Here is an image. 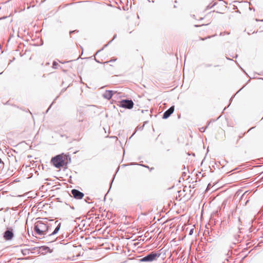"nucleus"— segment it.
I'll list each match as a JSON object with an SVG mask.
<instances>
[{"mask_svg":"<svg viewBox=\"0 0 263 263\" xmlns=\"http://www.w3.org/2000/svg\"><path fill=\"white\" fill-rule=\"evenodd\" d=\"M50 227L48 224L42 221H37L34 226L35 232L39 235H46L50 231Z\"/></svg>","mask_w":263,"mask_h":263,"instance_id":"obj_1","label":"nucleus"},{"mask_svg":"<svg viewBox=\"0 0 263 263\" xmlns=\"http://www.w3.org/2000/svg\"><path fill=\"white\" fill-rule=\"evenodd\" d=\"M54 224H57V227L54 231L50 234L48 233L46 236L44 237L45 240L48 242H53L57 239V237H56L55 235L59 231L61 223L60 222H58V221H55L54 222Z\"/></svg>","mask_w":263,"mask_h":263,"instance_id":"obj_2","label":"nucleus"},{"mask_svg":"<svg viewBox=\"0 0 263 263\" xmlns=\"http://www.w3.org/2000/svg\"><path fill=\"white\" fill-rule=\"evenodd\" d=\"M159 252H152L146 256L140 259L141 262H152L156 260L160 256Z\"/></svg>","mask_w":263,"mask_h":263,"instance_id":"obj_3","label":"nucleus"},{"mask_svg":"<svg viewBox=\"0 0 263 263\" xmlns=\"http://www.w3.org/2000/svg\"><path fill=\"white\" fill-rule=\"evenodd\" d=\"M51 162L57 168H60L65 164L64 157L62 155H58L52 158Z\"/></svg>","mask_w":263,"mask_h":263,"instance_id":"obj_4","label":"nucleus"},{"mask_svg":"<svg viewBox=\"0 0 263 263\" xmlns=\"http://www.w3.org/2000/svg\"><path fill=\"white\" fill-rule=\"evenodd\" d=\"M119 106L126 109H132L134 106V102L131 100H122L120 101Z\"/></svg>","mask_w":263,"mask_h":263,"instance_id":"obj_5","label":"nucleus"},{"mask_svg":"<svg viewBox=\"0 0 263 263\" xmlns=\"http://www.w3.org/2000/svg\"><path fill=\"white\" fill-rule=\"evenodd\" d=\"M14 237L13 230L10 228H7V230L4 232L3 237L6 240H10Z\"/></svg>","mask_w":263,"mask_h":263,"instance_id":"obj_6","label":"nucleus"},{"mask_svg":"<svg viewBox=\"0 0 263 263\" xmlns=\"http://www.w3.org/2000/svg\"><path fill=\"white\" fill-rule=\"evenodd\" d=\"M71 192L73 197L77 199H81L84 196V194L82 192H81L80 191L76 189L72 190Z\"/></svg>","mask_w":263,"mask_h":263,"instance_id":"obj_7","label":"nucleus"},{"mask_svg":"<svg viewBox=\"0 0 263 263\" xmlns=\"http://www.w3.org/2000/svg\"><path fill=\"white\" fill-rule=\"evenodd\" d=\"M174 106H172L170 108H168L167 110H166L163 115V118L167 119L174 112Z\"/></svg>","mask_w":263,"mask_h":263,"instance_id":"obj_8","label":"nucleus"},{"mask_svg":"<svg viewBox=\"0 0 263 263\" xmlns=\"http://www.w3.org/2000/svg\"><path fill=\"white\" fill-rule=\"evenodd\" d=\"M114 92H115V91L112 90H106L103 94V97L107 100H109L112 97Z\"/></svg>","mask_w":263,"mask_h":263,"instance_id":"obj_9","label":"nucleus"},{"mask_svg":"<svg viewBox=\"0 0 263 263\" xmlns=\"http://www.w3.org/2000/svg\"><path fill=\"white\" fill-rule=\"evenodd\" d=\"M58 65V63L57 62L54 61L52 63V68L54 69H57Z\"/></svg>","mask_w":263,"mask_h":263,"instance_id":"obj_10","label":"nucleus"},{"mask_svg":"<svg viewBox=\"0 0 263 263\" xmlns=\"http://www.w3.org/2000/svg\"><path fill=\"white\" fill-rule=\"evenodd\" d=\"M193 231H194V229H191L190 231L189 235H192L193 233Z\"/></svg>","mask_w":263,"mask_h":263,"instance_id":"obj_11","label":"nucleus"},{"mask_svg":"<svg viewBox=\"0 0 263 263\" xmlns=\"http://www.w3.org/2000/svg\"><path fill=\"white\" fill-rule=\"evenodd\" d=\"M75 31H70V33H73V32H75Z\"/></svg>","mask_w":263,"mask_h":263,"instance_id":"obj_12","label":"nucleus"},{"mask_svg":"<svg viewBox=\"0 0 263 263\" xmlns=\"http://www.w3.org/2000/svg\"><path fill=\"white\" fill-rule=\"evenodd\" d=\"M201 40L203 41V40H205V39L201 38Z\"/></svg>","mask_w":263,"mask_h":263,"instance_id":"obj_13","label":"nucleus"},{"mask_svg":"<svg viewBox=\"0 0 263 263\" xmlns=\"http://www.w3.org/2000/svg\"><path fill=\"white\" fill-rule=\"evenodd\" d=\"M202 130H203V132H204V130H203V127H202Z\"/></svg>","mask_w":263,"mask_h":263,"instance_id":"obj_14","label":"nucleus"},{"mask_svg":"<svg viewBox=\"0 0 263 263\" xmlns=\"http://www.w3.org/2000/svg\"><path fill=\"white\" fill-rule=\"evenodd\" d=\"M202 130H203V132H204V130H203V127H202Z\"/></svg>","mask_w":263,"mask_h":263,"instance_id":"obj_15","label":"nucleus"},{"mask_svg":"<svg viewBox=\"0 0 263 263\" xmlns=\"http://www.w3.org/2000/svg\"><path fill=\"white\" fill-rule=\"evenodd\" d=\"M202 130H203V132H204V130H203V127H202Z\"/></svg>","mask_w":263,"mask_h":263,"instance_id":"obj_16","label":"nucleus"},{"mask_svg":"<svg viewBox=\"0 0 263 263\" xmlns=\"http://www.w3.org/2000/svg\"><path fill=\"white\" fill-rule=\"evenodd\" d=\"M116 35H115V36H114V39L116 37Z\"/></svg>","mask_w":263,"mask_h":263,"instance_id":"obj_17","label":"nucleus"}]
</instances>
